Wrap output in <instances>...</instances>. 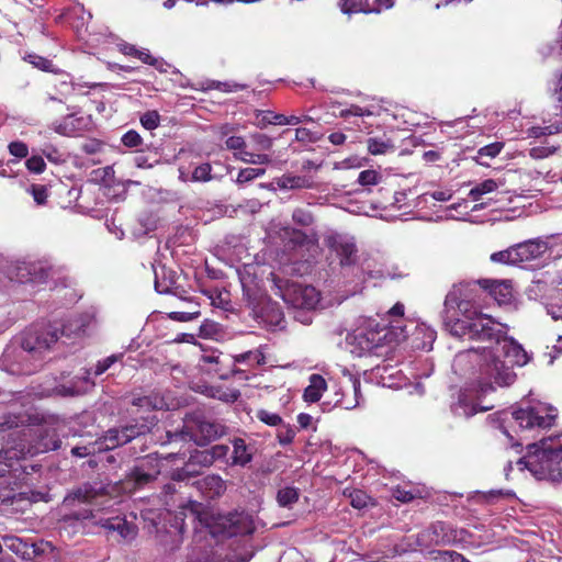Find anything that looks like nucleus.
<instances>
[{
    "instance_id": "nucleus-49",
    "label": "nucleus",
    "mask_w": 562,
    "mask_h": 562,
    "mask_svg": "<svg viewBox=\"0 0 562 562\" xmlns=\"http://www.w3.org/2000/svg\"><path fill=\"white\" fill-rule=\"evenodd\" d=\"M257 119L262 126L268 124L282 125L283 114H278L272 111H259Z\"/></svg>"
},
{
    "instance_id": "nucleus-45",
    "label": "nucleus",
    "mask_w": 562,
    "mask_h": 562,
    "mask_svg": "<svg viewBox=\"0 0 562 562\" xmlns=\"http://www.w3.org/2000/svg\"><path fill=\"white\" fill-rule=\"evenodd\" d=\"M292 220L295 224L307 227L314 223V216L311 211L304 207H297L292 213Z\"/></svg>"
},
{
    "instance_id": "nucleus-14",
    "label": "nucleus",
    "mask_w": 562,
    "mask_h": 562,
    "mask_svg": "<svg viewBox=\"0 0 562 562\" xmlns=\"http://www.w3.org/2000/svg\"><path fill=\"white\" fill-rule=\"evenodd\" d=\"M515 465L521 472L528 470L537 480L558 481L562 479L558 459H516Z\"/></svg>"
},
{
    "instance_id": "nucleus-22",
    "label": "nucleus",
    "mask_w": 562,
    "mask_h": 562,
    "mask_svg": "<svg viewBox=\"0 0 562 562\" xmlns=\"http://www.w3.org/2000/svg\"><path fill=\"white\" fill-rule=\"evenodd\" d=\"M481 284L499 304L509 302L513 296L509 281L482 279Z\"/></svg>"
},
{
    "instance_id": "nucleus-60",
    "label": "nucleus",
    "mask_w": 562,
    "mask_h": 562,
    "mask_svg": "<svg viewBox=\"0 0 562 562\" xmlns=\"http://www.w3.org/2000/svg\"><path fill=\"white\" fill-rule=\"evenodd\" d=\"M438 555L443 561L449 562H471L465 559L461 553L456 551H438Z\"/></svg>"
},
{
    "instance_id": "nucleus-47",
    "label": "nucleus",
    "mask_w": 562,
    "mask_h": 562,
    "mask_svg": "<svg viewBox=\"0 0 562 562\" xmlns=\"http://www.w3.org/2000/svg\"><path fill=\"white\" fill-rule=\"evenodd\" d=\"M140 124L144 128L153 131L160 124V115L156 110H149L140 116Z\"/></svg>"
},
{
    "instance_id": "nucleus-16",
    "label": "nucleus",
    "mask_w": 562,
    "mask_h": 562,
    "mask_svg": "<svg viewBox=\"0 0 562 562\" xmlns=\"http://www.w3.org/2000/svg\"><path fill=\"white\" fill-rule=\"evenodd\" d=\"M58 340L56 329L49 328H30L27 329L21 341V346L29 352L48 350Z\"/></svg>"
},
{
    "instance_id": "nucleus-40",
    "label": "nucleus",
    "mask_w": 562,
    "mask_h": 562,
    "mask_svg": "<svg viewBox=\"0 0 562 562\" xmlns=\"http://www.w3.org/2000/svg\"><path fill=\"white\" fill-rule=\"evenodd\" d=\"M25 60L42 71L55 72V66L53 61L46 57L36 54H29L25 57Z\"/></svg>"
},
{
    "instance_id": "nucleus-30",
    "label": "nucleus",
    "mask_w": 562,
    "mask_h": 562,
    "mask_svg": "<svg viewBox=\"0 0 562 562\" xmlns=\"http://www.w3.org/2000/svg\"><path fill=\"white\" fill-rule=\"evenodd\" d=\"M277 183L281 189H302L312 187L311 179L305 176L283 175L278 179Z\"/></svg>"
},
{
    "instance_id": "nucleus-61",
    "label": "nucleus",
    "mask_w": 562,
    "mask_h": 562,
    "mask_svg": "<svg viewBox=\"0 0 562 562\" xmlns=\"http://www.w3.org/2000/svg\"><path fill=\"white\" fill-rule=\"evenodd\" d=\"M225 145L228 149L241 151L245 147V140L240 136H231L226 139Z\"/></svg>"
},
{
    "instance_id": "nucleus-9",
    "label": "nucleus",
    "mask_w": 562,
    "mask_h": 562,
    "mask_svg": "<svg viewBox=\"0 0 562 562\" xmlns=\"http://www.w3.org/2000/svg\"><path fill=\"white\" fill-rule=\"evenodd\" d=\"M105 508L85 509L76 514L78 519L91 520L93 525L100 526L109 533L116 532L120 539L131 540L136 536L137 528L119 515L109 516Z\"/></svg>"
},
{
    "instance_id": "nucleus-33",
    "label": "nucleus",
    "mask_w": 562,
    "mask_h": 562,
    "mask_svg": "<svg viewBox=\"0 0 562 562\" xmlns=\"http://www.w3.org/2000/svg\"><path fill=\"white\" fill-rule=\"evenodd\" d=\"M132 405L145 408L147 411H156L161 409L164 407L165 401L162 397L151 394L146 396L134 397L132 400Z\"/></svg>"
},
{
    "instance_id": "nucleus-41",
    "label": "nucleus",
    "mask_w": 562,
    "mask_h": 562,
    "mask_svg": "<svg viewBox=\"0 0 562 562\" xmlns=\"http://www.w3.org/2000/svg\"><path fill=\"white\" fill-rule=\"evenodd\" d=\"M200 304L195 303L192 310L181 311V312H170L168 313V317L175 322H190L198 318L201 314Z\"/></svg>"
},
{
    "instance_id": "nucleus-5",
    "label": "nucleus",
    "mask_w": 562,
    "mask_h": 562,
    "mask_svg": "<svg viewBox=\"0 0 562 562\" xmlns=\"http://www.w3.org/2000/svg\"><path fill=\"white\" fill-rule=\"evenodd\" d=\"M155 422L156 416L151 415L144 418L142 424L127 425L121 429H110L103 437L91 442L90 452L100 454L127 442H143V439H146L149 435Z\"/></svg>"
},
{
    "instance_id": "nucleus-64",
    "label": "nucleus",
    "mask_w": 562,
    "mask_h": 562,
    "mask_svg": "<svg viewBox=\"0 0 562 562\" xmlns=\"http://www.w3.org/2000/svg\"><path fill=\"white\" fill-rule=\"evenodd\" d=\"M216 324L213 322L205 321L200 327V335L202 337H212L216 333Z\"/></svg>"
},
{
    "instance_id": "nucleus-24",
    "label": "nucleus",
    "mask_w": 562,
    "mask_h": 562,
    "mask_svg": "<svg viewBox=\"0 0 562 562\" xmlns=\"http://www.w3.org/2000/svg\"><path fill=\"white\" fill-rule=\"evenodd\" d=\"M211 465V459H203V462L189 459V461L186 462L182 468L172 471L171 479L175 481H190L200 474L202 468Z\"/></svg>"
},
{
    "instance_id": "nucleus-34",
    "label": "nucleus",
    "mask_w": 562,
    "mask_h": 562,
    "mask_svg": "<svg viewBox=\"0 0 562 562\" xmlns=\"http://www.w3.org/2000/svg\"><path fill=\"white\" fill-rule=\"evenodd\" d=\"M514 492L510 490H491L488 492H475V496L479 502H484L488 504L496 503L501 498H510L514 497Z\"/></svg>"
},
{
    "instance_id": "nucleus-3",
    "label": "nucleus",
    "mask_w": 562,
    "mask_h": 562,
    "mask_svg": "<svg viewBox=\"0 0 562 562\" xmlns=\"http://www.w3.org/2000/svg\"><path fill=\"white\" fill-rule=\"evenodd\" d=\"M8 431H11L8 435V445H10V440H12V445L7 450L0 449V457L9 454L11 450L15 451L12 457H19V454H21L20 457L26 454L34 457L57 450L61 445L56 429L50 427L34 428L24 425L19 416H7L0 423V432L5 434Z\"/></svg>"
},
{
    "instance_id": "nucleus-17",
    "label": "nucleus",
    "mask_w": 562,
    "mask_h": 562,
    "mask_svg": "<svg viewBox=\"0 0 562 562\" xmlns=\"http://www.w3.org/2000/svg\"><path fill=\"white\" fill-rule=\"evenodd\" d=\"M513 418L521 430L549 428L553 425L555 415H541L535 407L519 408L513 412Z\"/></svg>"
},
{
    "instance_id": "nucleus-37",
    "label": "nucleus",
    "mask_w": 562,
    "mask_h": 562,
    "mask_svg": "<svg viewBox=\"0 0 562 562\" xmlns=\"http://www.w3.org/2000/svg\"><path fill=\"white\" fill-rule=\"evenodd\" d=\"M405 307L404 304L401 302L395 303L384 315V317L381 318V323L385 325H396L402 326V319L404 317Z\"/></svg>"
},
{
    "instance_id": "nucleus-8",
    "label": "nucleus",
    "mask_w": 562,
    "mask_h": 562,
    "mask_svg": "<svg viewBox=\"0 0 562 562\" xmlns=\"http://www.w3.org/2000/svg\"><path fill=\"white\" fill-rule=\"evenodd\" d=\"M484 293V289L481 284V280L479 281H461L459 283L453 284L452 289L448 292L445 299V307L447 311L450 308H457L461 314L465 316L464 319L475 318L472 317L471 310L479 305L481 302L482 294ZM481 313H479L480 315Z\"/></svg>"
},
{
    "instance_id": "nucleus-48",
    "label": "nucleus",
    "mask_w": 562,
    "mask_h": 562,
    "mask_svg": "<svg viewBox=\"0 0 562 562\" xmlns=\"http://www.w3.org/2000/svg\"><path fill=\"white\" fill-rule=\"evenodd\" d=\"M350 504L357 509H362L368 506L371 497L363 491L353 490L349 493Z\"/></svg>"
},
{
    "instance_id": "nucleus-50",
    "label": "nucleus",
    "mask_w": 562,
    "mask_h": 562,
    "mask_svg": "<svg viewBox=\"0 0 562 562\" xmlns=\"http://www.w3.org/2000/svg\"><path fill=\"white\" fill-rule=\"evenodd\" d=\"M98 495V492L92 488L91 486H83L79 487L78 490L74 491L66 499L72 498V499H79L83 502H90Z\"/></svg>"
},
{
    "instance_id": "nucleus-59",
    "label": "nucleus",
    "mask_w": 562,
    "mask_h": 562,
    "mask_svg": "<svg viewBox=\"0 0 562 562\" xmlns=\"http://www.w3.org/2000/svg\"><path fill=\"white\" fill-rule=\"evenodd\" d=\"M9 153L18 158H25L29 154L27 145L23 142H11L8 146Z\"/></svg>"
},
{
    "instance_id": "nucleus-4",
    "label": "nucleus",
    "mask_w": 562,
    "mask_h": 562,
    "mask_svg": "<svg viewBox=\"0 0 562 562\" xmlns=\"http://www.w3.org/2000/svg\"><path fill=\"white\" fill-rule=\"evenodd\" d=\"M405 338L404 326L385 325L369 318L361 327L355 330L350 344L355 348L352 352H358V356L367 353L382 356L379 351L381 348L398 344Z\"/></svg>"
},
{
    "instance_id": "nucleus-26",
    "label": "nucleus",
    "mask_w": 562,
    "mask_h": 562,
    "mask_svg": "<svg viewBox=\"0 0 562 562\" xmlns=\"http://www.w3.org/2000/svg\"><path fill=\"white\" fill-rule=\"evenodd\" d=\"M4 543L11 552L21 557L23 560H32L37 555L36 546L34 543H29L21 538L7 537L4 539Z\"/></svg>"
},
{
    "instance_id": "nucleus-12",
    "label": "nucleus",
    "mask_w": 562,
    "mask_h": 562,
    "mask_svg": "<svg viewBox=\"0 0 562 562\" xmlns=\"http://www.w3.org/2000/svg\"><path fill=\"white\" fill-rule=\"evenodd\" d=\"M465 531L443 521H436L420 531L417 541L422 546H447L463 539Z\"/></svg>"
},
{
    "instance_id": "nucleus-13",
    "label": "nucleus",
    "mask_w": 562,
    "mask_h": 562,
    "mask_svg": "<svg viewBox=\"0 0 562 562\" xmlns=\"http://www.w3.org/2000/svg\"><path fill=\"white\" fill-rule=\"evenodd\" d=\"M53 74L54 77L48 81L50 91H48V98L45 102V111L50 113L53 110L52 105L56 104L58 112L63 114L67 110L65 108V99L74 93L75 86L70 74L57 68H55Z\"/></svg>"
},
{
    "instance_id": "nucleus-56",
    "label": "nucleus",
    "mask_w": 562,
    "mask_h": 562,
    "mask_svg": "<svg viewBox=\"0 0 562 562\" xmlns=\"http://www.w3.org/2000/svg\"><path fill=\"white\" fill-rule=\"evenodd\" d=\"M25 166L30 172L42 173L46 168V164L42 156L34 155L26 159Z\"/></svg>"
},
{
    "instance_id": "nucleus-32",
    "label": "nucleus",
    "mask_w": 562,
    "mask_h": 562,
    "mask_svg": "<svg viewBox=\"0 0 562 562\" xmlns=\"http://www.w3.org/2000/svg\"><path fill=\"white\" fill-rule=\"evenodd\" d=\"M540 442V449L543 453L542 457H559L562 454V434L542 439Z\"/></svg>"
},
{
    "instance_id": "nucleus-1",
    "label": "nucleus",
    "mask_w": 562,
    "mask_h": 562,
    "mask_svg": "<svg viewBox=\"0 0 562 562\" xmlns=\"http://www.w3.org/2000/svg\"><path fill=\"white\" fill-rule=\"evenodd\" d=\"M450 333L460 338L495 344V350H492V345L483 348L485 363L481 366V373L501 386L510 385L515 381V366L522 367L529 361L521 345L507 337L503 326L485 314L475 318L456 319L450 325Z\"/></svg>"
},
{
    "instance_id": "nucleus-53",
    "label": "nucleus",
    "mask_w": 562,
    "mask_h": 562,
    "mask_svg": "<svg viewBox=\"0 0 562 562\" xmlns=\"http://www.w3.org/2000/svg\"><path fill=\"white\" fill-rule=\"evenodd\" d=\"M123 358V353L111 355L103 360L98 361L93 374L95 376L103 374L109 368H111L115 362L121 361Z\"/></svg>"
},
{
    "instance_id": "nucleus-29",
    "label": "nucleus",
    "mask_w": 562,
    "mask_h": 562,
    "mask_svg": "<svg viewBox=\"0 0 562 562\" xmlns=\"http://www.w3.org/2000/svg\"><path fill=\"white\" fill-rule=\"evenodd\" d=\"M367 149L371 155L378 156L394 151L395 146L389 138L383 139L378 137H369L367 139Z\"/></svg>"
},
{
    "instance_id": "nucleus-27",
    "label": "nucleus",
    "mask_w": 562,
    "mask_h": 562,
    "mask_svg": "<svg viewBox=\"0 0 562 562\" xmlns=\"http://www.w3.org/2000/svg\"><path fill=\"white\" fill-rule=\"evenodd\" d=\"M326 389V380L321 374L314 373L310 376V384L304 390L303 397L306 402L316 403L321 400Z\"/></svg>"
},
{
    "instance_id": "nucleus-23",
    "label": "nucleus",
    "mask_w": 562,
    "mask_h": 562,
    "mask_svg": "<svg viewBox=\"0 0 562 562\" xmlns=\"http://www.w3.org/2000/svg\"><path fill=\"white\" fill-rule=\"evenodd\" d=\"M233 446V452L231 457H251V454L246 453V442L241 438H234L229 440V443H217L211 447L210 450H206V454L210 457H227L231 446Z\"/></svg>"
},
{
    "instance_id": "nucleus-36",
    "label": "nucleus",
    "mask_w": 562,
    "mask_h": 562,
    "mask_svg": "<svg viewBox=\"0 0 562 562\" xmlns=\"http://www.w3.org/2000/svg\"><path fill=\"white\" fill-rule=\"evenodd\" d=\"M497 188L498 183L494 179H486L473 187L469 192V196L472 201H479L484 194L491 193Z\"/></svg>"
},
{
    "instance_id": "nucleus-2",
    "label": "nucleus",
    "mask_w": 562,
    "mask_h": 562,
    "mask_svg": "<svg viewBox=\"0 0 562 562\" xmlns=\"http://www.w3.org/2000/svg\"><path fill=\"white\" fill-rule=\"evenodd\" d=\"M179 514H172L169 510L148 509L143 512V518L149 532L168 533L171 536H180L184 531V510L190 512L193 519H199L201 524L209 530L213 538L218 540L229 538H244L250 535L254 529V520L251 516L245 512H232L225 515H207L202 513L203 505L196 501H188L181 507Z\"/></svg>"
},
{
    "instance_id": "nucleus-18",
    "label": "nucleus",
    "mask_w": 562,
    "mask_h": 562,
    "mask_svg": "<svg viewBox=\"0 0 562 562\" xmlns=\"http://www.w3.org/2000/svg\"><path fill=\"white\" fill-rule=\"evenodd\" d=\"M252 551L244 550L240 553L227 555L226 561L211 550L194 548L187 557V562H248L252 558Z\"/></svg>"
},
{
    "instance_id": "nucleus-58",
    "label": "nucleus",
    "mask_w": 562,
    "mask_h": 562,
    "mask_svg": "<svg viewBox=\"0 0 562 562\" xmlns=\"http://www.w3.org/2000/svg\"><path fill=\"white\" fill-rule=\"evenodd\" d=\"M257 150H269L272 147V139L262 133H255L251 135Z\"/></svg>"
},
{
    "instance_id": "nucleus-46",
    "label": "nucleus",
    "mask_w": 562,
    "mask_h": 562,
    "mask_svg": "<svg viewBox=\"0 0 562 562\" xmlns=\"http://www.w3.org/2000/svg\"><path fill=\"white\" fill-rule=\"evenodd\" d=\"M191 180L194 182H207L212 180V166L209 162L195 167Z\"/></svg>"
},
{
    "instance_id": "nucleus-7",
    "label": "nucleus",
    "mask_w": 562,
    "mask_h": 562,
    "mask_svg": "<svg viewBox=\"0 0 562 562\" xmlns=\"http://www.w3.org/2000/svg\"><path fill=\"white\" fill-rule=\"evenodd\" d=\"M274 294L294 308L312 310L319 302V294L312 285H303L271 273Z\"/></svg>"
},
{
    "instance_id": "nucleus-6",
    "label": "nucleus",
    "mask_w": 562,
    "mask_h": 562,
    "mask_svg": "<svg viewBox=\"0 0 562 562\" xmlns=\"http://www.w3.org/2000/svg\"><path fill=\"white\" fill-rule=\"evenodd\" d=\"M199 432L204 440H212L223 435L224 427L216 422H210L202 414L193 413L188 415L181 429L175 431L167 430L169 443L188 442L190 447L201 445L196 441Z\"/></svg>"
},
{
    "instance_id": "nucleus-43",
    "label": "nucleus",
    "mask_w": 562,
    "mask_h": 562,
    "mask_svg": "<svg viewBox=\"0 0 562 562\" xmlns=\"http://www.w3.org/2000/svg\"><path fill=\"white\" fill-rule=\"evenodd\" d=\"M238 158L247 164H254V165H267L271 161L269 155L267 154H258V153H251L247 150H241L238 154Z\"/></svg>"
},
{
    "instance_id": "nucleus-54",
    "label": "nucleus",
    "mask_w": 562,
    "mask_h": 562,
    "mask_svg": "<svg viewBox=\"0 0 562 562\" xmlns=\"http://www.w3.org/2000/svg\"><path fill=\"white\" fill-rule=\"evenodd\" d=\"M156 156V153H154L153 156H148L145 155L143 150H138L134 157V164L138 168H153L158 162Z\"/></svg>"
},
{
    "instance_id": "nucleus-42",
    "label": "nucleus",
    "mask_w": 562,
    "mask_h": 562,
    "mask_svg": "<svg viewBox=\"0 0 562 562\" xmlns=\"http://www.w3.org/2000/svg\"><path fill=\"white\" fill-rule=\"evenodd\" d=\"M381 180L382 175L373 169L362 170L358 176V183L362 187L376 186Z\"/></svg>"
},
{
    "instance_id": "nucleus-28",
    "label": "nucleus",
    "mask_w": 562,
    "mask_h": 562,
    "mask_svg": "<svg viewBox=\"0 0 562 562\" xmlns=\"http://www.w3.org/2000/svg\"><path fill=\"white\" fill-rule=\"evenodd\" d=\"M426 496V491L422 486L397 485L392 488V497L401 503H409L416 498Z\"/></svg>"
},
{
    "instance_id": "nucleus-35",
    "label": "nucleus",
    "mask_w": 562,
    "mask_h": 562,
    "mask_svg": "<svg viewBox=\"0 0 562 562\" xmlns=\"http://www.w3.org/2000/svg\"><path fill=\"white\" fill-rule=\"evenodd\" d=\"M236 363H248L249 366H260L266 362V357L259 349L248 350L240 355L234 356Z\"/></svg>"
},
{
    "instance_id": "nucleus-39",
    "label": "nucleus",
    "mask_w": 562,
    "mask_h": 562,
    "mask_svg": "<svg viewBox=\"0 0 562 562\" xmlns=\"http://www.w3.org/2000/svg\"><path fill=\"white\" fill-rule=\"evenodd\" d=\"M27 459H0V477H4L5 475H11L12 472H16L15 463L23 469V473L27 469V464H21L20 461H26Z\"/></svg>"
},
{
    "instance_id": "nucleus-15",
    "label": "nucleus",
    "mask_w": 562,
    "mask_h": 562,
    "mask_svg": "<svg viewBox=\"0 0 562 562\" xmlns=\"http://www.w3.org/2000/svg\"><path fill=\"white\" fill-rule=\"evenodd\" d=\"M200 366L205 372L221 380H226L236 372V361H234L232 356L223 352L212 351L209 355H203Z\"/></svg>"
},
{
    "instance_id": "nucleus-52",
    "label": "nucleus",
    "mask_w": 562,
    "mask_h": 562,
    "mask_svg": "<svg viewBox=\"0 0 562 562\" xmlns=\"http://www.w3.org/2000/svg\"><path fill=\"white\" fill-rule=\"evenodd\" d=\"M37 205H45L48 198V189L44 184H32L29 189Z\"/></svg>"
},
{
    "instance_id": "nucleus-21",
    "label": "nucleus",
    "mask_w": 562,
    "mask_h": 562,
    "mask_svg": "<svg viewBox=\"0 0 562 562\" xmlns=\"http://www.w3.org/2000/svg\"><path fill=\"white\" fill-rule=\"evenodd\" d=\"M199 492L209 499H214L222 496L226 491V484L218 475H206L192 483Z\"/></svg>"
},
{
    "instance_id": "nucleus-11",
    "label": "nucleus",
    "mask_w": 562,
    "mask_h": 562,
    "mask_svg": "<svg viewBox=\"0 0 562 562\" xmlns=\"http://www.w3.org/2000/svg\"><path fill=\"white\" fill-rule=\"evenodd\" d=\"M328 249V258L338 261L341 269L351 268L358 263V248L353 240L345 235L333 234L324 239Z\"/></svg>"
},
{
    "instance_id": "nucleus-25",
    "label": "nucleus",
    "mask_w": 562,
    "mask_h": 562,
    "mask_svg": "<svg viewBox=\"0 0 562 562\" xmlns=\"http://www.w3.org/2000/svg\"><path fill=\"white\" fill-rule=\"evenodd\" d=\"M380 8L389 9L393 5V0H375ZM339 7L344 13L371 12L374 9L369 0H340Z\"/></svg>"
},
{
    "instance_id": "nucleus-44",
    "label": "nucleus",
    "mask_w": 562,
    "mask_h": 562,
    "mask_svg": "<svg viewBox=\"0 0 562 562\" xmlns=\"http://www.w3.org/2000/svg\"><path fill=\"white\" fill-rule=\"evenodd\" d=\"M299 492L294 487H285L278 492L277 499L278 503L283 506H291L295 502H297Z\"/></svg>"
},
{
    "instance_id": "nucleus-57",
    "label": "nucleus",
    "mask_w": 562,
    "mask_h": 562,
    "mask_svg": "<svg viewBox=\"0 0 562 562\" xmlns=\"http://www.w3.org/2000/svg\"><path fill=\"white\" fill-rule=\"evenodd\" d=\"M257 418L269 426H278L282 423V418L278 414L266 409L258 411Z\"/></svg>"
},
{
    "instance_id": "nucleus-38",
    "label": "nucleus",
    "mask_w": 562,
    "mask_h": 562,
    "mask_svg": "<svg viewBox=\"0 0 562 562\" xmlns=\"http://www.w3.org/2000/svg\"><path fill=\"white\" fill-rule=\"evenodd\" d=\"M516 256H517V254H516L515 247L512 246L505 250L493 252L491 255V260L493 262L518 266Z\"/></svg>"
},
{
    "instance_id": "nucleus-19",
    "label": "nucleus",
    "mask_w": 562,
    "mask_h": 562,
    "mask_svg": "<svg viewBox=\"0 0 562 562\" xmlns=\"http://www.w3.org/2000/svg\"><path fill=\"white\" fill-rule=\"evenodd\" d=\"M518 265H522L542 257L549 249L548 243L542 239H529L514 245Z\"/></svg>"
},
{
    "instance_id": "nucleus-62",
    "label": "nucleus",
    "mask_w": 562,
    "mask_h": 562,
    "mask_svg": "<svg viewBox=\"0 0 562 562\" xmlns=\"http://www.w3.org/2000/svg\"><path fill=\"white\" fill-rule=\"evenodd\" d=\"M135 58H138L144 64L154 66L156 68H158V65L160 64L159 60L156 57L151 56L147 49H139L138 55H136Z\"/></svg>"
},
{
    "instance_id": "nucleus-51",
    "label": "nucleus",
    "mask_w": 562,
    "mask_h": 562,
    "mask_svg": "<svg viewBox=\"0 0 562 562\" xmlns=\"http://www.w3.org/2000/svg\"><path fill=\"white\" fill-rule=\"evenodd\" d=\"M284 234L288 237L289 244L295 246H303L307 241V235L296 228H284Z\"/></svg>"
},
{
    "instance_id": "nucleus-55",
    "label": "nucleus",
    "mask_w": 562,
    "mask_h": 562,
    "mask_svg": "<svg viewBox=\"0 0 562 562\" xmlns=\"http://www.w3.org/2000/svg\"><path fill=\"white\" fill-rule=\"evenodd\" d=\"M122 144L125 147L134 148L143 145V138L135 130H130L123 134L121 138Z\"/></svg>"
},
{
    "instance_id": "nucleus-63",
    "label": "nucleus",
    "mask_w": 562,
    "mask_h": 562,
    "mask_svg": "<svg viewBox=\"0 0 562 562\" xmlns=\"http://www.w3.org/2000/svg\"><path fill=\"white\" fill-rule=\"evenodd\" d=\"M254 179H255V177H254V168L248 167V168L241 169L238 172L236 181H237V183L243 184V183L250 182Z\"/></svg>"
},
{
    "instance_id": "nucleus-20",
    "label": "nucleus",
    "mask_w": 562,
    "mask_h": 562,
    "mask_svg": "<svg viewBox=\"0 0 562 562\" xmlns=\"http://www.w3.org/2000/svg\"><path fill=\"white\" fill-rule=\"evenodd\" d=\"M15 269L16 280L21 283L43 281L49 276V269L41 262H19Z\"/></svg>"
},
{
    "instance_id": "nucleus-10",
    "label": "nucleus",
    "mask_w": 562,
    "mask_h": 562,
    "mask_svg": "<svg viewBox=\"0 0 562 562\" xmlns=\"http://www.w3.org/2000/svg\"><path fill=\"white\" fill-rule=\"evenodd\" d=\"M243 300L255 317L273 324H279L282 319V313L278 305L258 286L243 284Z\"/></svg>"
},
{
    "instance_id": "nucleus-31",
    "label": "nucleus",
    "mask_w": 562,
    "mask_h": 562,
    "mask_svg": "<svg viewBox=\"0 0 562 562\" xmlns=\"http://www.w3.org/2000/svg\"><path fill=\"white\" fill-rule=\"evenodd\" d=\"M504 146H505V144L503 142H494L488 145H485L476 151V156L474 157V160L482 166H487L488 164L482 159L484 157H487L488 159L495 158L496 156H498L501 154Z\"/></svg>"
}]
</instances>
